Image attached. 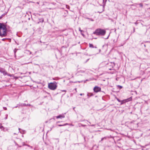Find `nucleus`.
I'll return each instance as SVG.
<instances>
[{
    "label": "nucleus",
    "instance_id": "39448f33",
    "mask_svg": "<svg viewBox=\"0 0 150 150\" xmlns=\"http://www.w3.org/2000/svg\"><path fill=\"white\" fill-rule=\"evenodd\" d=\"M0 72L2 73H3L4 75V76L6 75V71L3 68H0Z\"/></svg>",
    "mask_w": 150,
    "mask_h": 150
},
{
    "label": "nucleus",
    "instance_id": "7ed1b4c3",
    "mask_svg": "<svg viewBox=\"0 0 150 150\" xmlns=\"http://www.w3.org/2000/svg\"><path fill=\"white\" fill-rule=\"evenodd\" d=\"M57 83L55 81L50 83L48 84V87L50 90H54L56 89L57 87Z\"/></svg>",
    "mask_w": 150,
    "mask_h": 150
},
{
    "label": "nucleus",
    "instance_id": "f3484780",
    "mask_svg": "<svg viewBox=\"0 0 150 150\" xmlns=\"http://www.w3.org/2000/svg\"><path fill=\"white\" fill-rule=\"evenodd\" d=\"M106 137H104L103 138H102L101 140V141H102L104 139H106Z\"/></svg>",
    "mask_w": 150,
    "mask_h": 150
},
{
    "label": "nucleus",
    "instance_id": "6ab92c4d",
    "mask_svg": "<svg viewBox=\"0 0 150 150\" xmlns=\"http://www.w3.org/2000/svg\"><path fill=\"white\" fill-rule=\"evenodd\" d=\"M79 30L81 32V33L83 31L82 30H81V28H79Z\"/></svg>",
    "mask_w": 150,
    "mask_h": 150
},
{
    "label": "nucleus",
    "instance_id": "72a5a7b5",
    "mask_svg": "<svg viewBox=\"0 0 150 150\" xmlns=\"http://www.w3.org/2000/svg\"><path fill=\"white\" fill-rule=\"evenodd\" d=\"M3 39L2 40H4V39Z\"/></svg>",
    "mask_w": 150,
    "mask_h": 150
},
{
    "label": "nucleus",
    "instance_id": "4c0bfd02",
    "mask_svg": "<svg viewBox=\"0 0 150 150\" xmlns=\"http://www.w3.org/2000/svg\"><path fill=\"white\" fill-rule=\"evenodd\" d=\"M17 106H18V107L19 106V105H17Z\"/></svg>",
    "mask_w": 150,
    "mask_h": 150
},
{
    "label": "nucleus",
    "instance_id": "c85d7f7f",
    "mask_svg": "<svg viewBox=\"0 0 150 150\" xmlns=\"http://www.w3.org/2000/svg\"><path fill=\"white\" fill-rule=\"evenodd\" d=\"M17 107H18V106H15V107H14V108H17Z\"/></svg>",
    "mask_w": 150,
    "mask_h": 150
},
{
    "label": "nucleus",
    "instance_id": "a19ab883",
    "mask_svg": "<svg viewBox=\"0 0 150 150\" xmlns=\"http://www.w3.org/2000/svg\"><path fill=\"white\" fill-rule=\"evenodd\" d=\"M98 53L97 52V53H96V54H98Z\"/></svg>",
    "mask_w": 150,
    "mask_h": 150
},
{
    "label": "nucleus",
    "instance_id": "b1692460",
    "mask_svg": "<svg viewBox=\"0 0 150 150\" xmlns=\"http://www.w3.org/2000/svg\"><path fill=\"white\" fill-rule=\"evenodd\" d=\"M3 15H2L0 17V19H1L3 17Z\"/></svg>",
    "mask_w": 150,
    "mask_h": 150
},
{
    "label": "nucleus",
    "instance_id": "f03ea898",
    "mask_svg": "<svg viewBox=\"0 0 150 150\" xmlns=\"http://www.w3.org/2000/svg\"><path fill=\"white\" fill-rule=\"evenodd\" d=\"M106 33V31L105 30L101 28H98L93 32V34L97 35L103 36L105 35Z\"/></svg>",
    "mask_w": 150,
    "mask_h": 150
},
{
    "label": "nucleus",
    "instance_id": "dca6fc26",
    "mask_svg": "<svg viewBox=\"0 0 150 150\" xmlns=\"http://www.w3.org/2000/svg\"><path fill=\"white\" fill-rule=\"evenodd\" d=\"M139 7H141V8H142L143 7V4H142V3H140L139 4Z\"/></svg>",
    "mask_w": 150,
    "mask_h": 150
},
{
    "label": "nucleus",
    "instance_id": "79ce46f5",
    "mask_svg": "<svg viewBox=\"0 0 150 150\" xmlns=\"http://www.w3.org/2000/svg\"><path fill=\"white\" fill-rule=\"evenodd\" d=\"M31 148H32V146H30Z\"/></svg>",
    "mask_w": 150,
    "mask_h": 150
},
{
    "label": "nucleus",
    "instance_id": "f257e3e1",
    "mask_svg": "<svg viewBox=\"0 0 150 150\" xmlns=\"http://www.w3.org/2000/svg\"><path fill=\"white\" fill-rule=\"evenodd\" d=\"M7 30L6 25L3 23H0V36L2 37L6 36Z\"/></svg>",
    "mask_w": 150,
    "mask_h": 150
},
{
    "label": "nucleus",
    "instance_id": "c03bdc74",
    "mask_svg": "<svg viewBox=\"0 0 150 150\" xmlns=\"http://www.w3.org/2000/svg\"><path fill=\"white\" fill-rule=\"evenodd\" d=\"M81 35H83V34H81Z\"/></svg>",
    "mask_w": 150,
    "mask_h": 150
},
{
    "label": "nucleus",
    "instance_id": "7c9ffc66",
    "mask_svg": "<svg viewBox=\"0 0 150 150\" xmlns=\"http://www.w3.org/2000/svg\"><path fill=\"white\" fill-rule=\"evenodd\" d=\"M91 21H93V20L92 19H91Z\"/></svg>",
    "mask_w": 150,
    "mask_h": 150
},
{
    "label": "nucleus",
    "instance_id": "4468645a",
    "mask_svg": "<svg viewBox=\"0 0 150 150\" xmlns=\"http://www.w3.org/2000/svg\"><path fill=\"white\" fill-rule=\"evenodd\" d=\"M44 21V19L42 18H41L39 19V22L42 23Z\"/></svg>",
    "mask_w": 150,
    "mask_h": 150
},
{
    "label": "nucleus",
    "instance_id": "423d86ee",
    "mask_svg": "<svg viewBox=\"0 0 150 150\" xmlns=\"http://www.w3.org/2000/svg\"><path fill=\"white\" fill-rule=\"evenodd\" d=\"M65 117V116L64 115H60L56 117V118L57 119L58 118H64Z\"/></svg>",
    "mask_w": 150,
    "mask_h": 150
},
{
    "label": "nucleus",
    "instance_id": "9d476101",
    "mask_svg": "<svg viewBox=\"0 0 150 150\" xmlns=\"http://www.w3.org/2000/svg\"><path fill=\"white\" fill-rule=\"evenodd\" d=\"M69 125V124L68 123H65V124H63V125H58V126L59 127H61V126H66V125Z\"/></svg>",
    "mask_w": 150,
    "mask_h": 150
},
{
    "label": "nucleus",
    "instance_id": "a878e982",
    "mask_svg": "<svg viewBox=\"0 0 150 150\" xmlns=\"http://www.w3.org/2000/svg\"><path fill=\"white\" fill-rule=\"evenodd\" d=\"M84 94V93H81V94H80V95L81 96H82Z\"/></svg>",
    "mask_w": 150,
    "mask_h": 150
},
{
    "label": "nucleus",
    "instance_id": "c756f323",
    "mask_svg": "<svg viewBox=\"0 0 150 150\" xmlns=\"http://www.w3.org/2000/svg\"><path fill=\"white\" fill-rule=\"evenodd\" d=\"M100 52V49L99 50V52Z\"/></svg>",
    "mask_w": 150,
    "mask_h": 150
},
{
    "label": "nucleus",
    "instance_id": "412c9836",
    "mask_svg": "<svg viewBox=\"0 0 150 150\" xmlns=\"http://www.w3.org/2000/svg\"><path fill=\"white\" fill-rule=\"evenodd\" d=\"M117 101L119 102H121V100H119L118 98H117Z\"/></svg>",
    "mask_w": 150,
    "mask_h": 150
},
{
    "label": "nucleus",
    "instance_id": "f8f14e48",
    "mask_svg": "<svg viewBox=\"0 0 150 150\" xmlns=\"http://www.w3.org/2000/svg\"><path fill=\"white\" fill-rule=\"evenodd\" d=\"M0 129H2L3 131H5L4 130V127H3L1 125H0Z\"/></svg>",
    "mask_w": 150,
    "mask_h": 150
},
{
    "label": "nucleus",
    "instance_id": "9b49d317",
    "mask_svg": "<svg viewBox=\"0 0 150 150\" xmlns=\"http://www.w3.org/2000/svg\"><path fill=\"white\" fill-rule=\"evenodd\" d=\"M6 74H6V75H7L8 76H10V77H12L13 76V74H8L7 73V72H6Z\"/></svg>",
    "mask_w": 150,
    "mask_h": 150
},
{
    "label": "nucleus",
    "instance_id": "e433bc0d",
    "mask_svg": "<svg viewBox=\"0 0 150 150\" xmlns=\"http://www.w3.org/2000/svg\"><path fill=\"white\" fill-rule=\"evenodd\" d=\"M94 38L95 39H96L97 38Z\"/></svg>",
    "mask_w": 150,
    "mask_h": 150
},
{
    "label": "nucleus",
    "instance_id": "1a4fd4ad",
    "mask_svg": "<svg viewBox=\"0 0 150 150\" xmlns=\"http://www.w3.org/2000/svg\"><path fill=\"white\" fill-rule=\"evenodd\" d=\"M93 95V94L91 93H88L87 94V96L89 97H90Z\"/></svg>",
    "mask_w": 150,
    "mask_h": 150
},
{
    "label": "nucleus",
    "instance_id": "473e14b6",
    "mask_svg": "<svg viewBox=\"0 0 150 150\" xmlns=\"http://www.w3.org/2000/svg\"><path fill=\"white\" fill-rule=\"evenodd\" d=\"M53 79L54 80H56V79L55 78H53Z\"/></svg>",
    "mask_w": 150,
    "mask_h": 150
},
{
    "label": "nucleus",
    "instance_id": "5701e85b",
    "mask_svg": "<svg viewBox=\"0 0 150 150\" xmlns=\"http://www.w3.org/2000/svg\"><path fill=\"white\" fill-rule=\"evenodd\" d=\"M7 117H8V115H6V117L5 118V119H6L7 118Z\"/></svg>",
    "mask_w": 150,
    "mask_h": 150
},
{
    "label": "nucleus",
    "instance_id": "393cba45",
    "mask_svg": "<svg viewBox=\"0 0 150 150\" xmlns=\"http://www.w3.org/2000/svg\"><path fill=\"white\" fill-rule=\"evenodd\" d=\"M83 81H78L77 82H78V83H80V82H82Z\"/></svg>",
    "mask_w": 150,
    "mask_h": 150
},
{
    "label": "nucleus",
    "instance_id": "cd10ccee",
    "mask_svg": "<svg viewBox=\"0 0 150 150\" xmlns=\"http://www.w3.org/2000/svg\"><path fill=\"white\" fill-rule=\"evenodd\" d=\"M82 126H83V127H85V126H86V125H82Z\"/></svg>",
    "mask_w": 150,
    "mask_h": 150
},
{
    "label": "nucleus",
    "instance_id": "f704fd0d",
    "mask_svg": "<svg viewBox=\"0 0 150 150\" xmlns=\"http://www.w3.org/2000/svg\"><path fill=\"white\" fill-rule=\"evenodd\" d=\"M27 146L29 147L30 146V145H27Z\"/></svg>",
    "mask_w": 150,
    "mask_h": 150
},
{
    "label": "nucleus",
    "instance_id": "ddd939ff",
    "mask_svg": "<svg viewBox=\"0 0 150 150\" xmlns=\"http://www.w3.org/2000/svg\"><path fill=\"white\" fill-rule=\"evenodd\" d=\"M106 1L107 0H103V6H105L106 2Z\"/></svg>",
    "mask_w": 150,
    "mask_h": 150
},
{
    "label": "nucleus",
    "instance_id": "2eb2a0df",
    "mask_svg": "<svg viewBox=\"0 0 150 150\" xmlns=\"http://www.w3.org/2000/svg\"><path fill=\"white\" fill-rule=\"evenodd\" d=\"M126 101L125 100H122L121 101V104H122L124 103H125Z\"/></svg>",
    "mask_w": 150,
    "mask_h": 150
},
{
    "label": "nucleus",
    "instance_id": "bb28decb",
    "mask_svg": "<svg viewBox=\"0 0 150 150\" xmlns=\"http://www.w3.org/2000/svg\"><path fill=\"white\" fill-rule=\"evenodd\" d=\"M64 91V92H66V90H63V91Z\"/></svg>",
    "mask_w": 150,
    "mask_h": 150
},
{
    "label": "nucleus",
    "instance_id": "20e7f679",
    "mask_svg": "<svg viewBox=\"0 0 150 150\" xmlns=\"http://www.w3.org/2000/svg\"><path fill=\"white\" fill-rule=\"evenodd\" d=\"M94 91L96 92H98L101 91V88L98 86H96L93 88Z\"/></svg>",
    "mask_w": 150,
    "mask_h": 150
},
{
    "label": "nucleus",
    "instance_id": "6e6552de",
    "mask_svg": "<svg viewBox=\"0 0 150 150\" xmlns=\"http://www.w3.org/2000/svg\"><path fill=\"white\" fill-rule=\"evenodd\" d=\"M89 46L90 47H91V48H97L96 47H94L93 45L92 44L89 43Z\"/></svg>",
    "mask_w": 150,
    "mask_h": 150
},
{
    "label": "nucleus",
    "instance_id": "a211bd4d",
    "mask_svg": "<svg viewBox=\"0 0 150 150\" xmlns=\"http://www.w3.org/2000/svg\"><path fill=\"white\" fill-rule=\"evenodd\" d=\"M118 86L120 89H121L122 88V86H121L118 85Z\"/></svg>",
    "mask_w": 150,
    "mask_h": 150
},
{
    "label": "nucleus",
    "instance_id": "37998d69",
    "mask_svg": "<svg viewBox=\"0 0 150 150\" xmlns=\"http://www.w3.org/2000/svg\"><path fill=\"white\" fill-rule=\"evenodd\" d=\"M89 124H91V123L90 122H89Z\"/></svg>",
    "mask_w": 150,
    "mask_h": 150
},
{
    "label": "nucleus",
    "instance_id": "ea45409f",
    "mask_svg": "<svg viewBox=\"0 0 150 150\" xmlns=\"http://www.w3.org/2000/svg\"><path fill=\"white\" fill-rule=\"evenodd\" d=\"M145 46H145V45H144V46L145 47Z\"/></svg>",
    "mask_w": 150,
    "mask_h": 150
},
{
    "label": "nucleus",
    "instance_id": "2f4dec72",
    "mask_svg": "<svg viewBox=\"0 0 150 150\" xmlns=\"http://www.w3.org/2000/svg\"><path fill=\"white\" fill-rule=\"evenodd\" d=\"M19 129V131H20V130L21 129H20V128H19V129Z\"/></svg>",
    "mask_w": 150,
    "mask_h": 150
},
{
    "label": "nucleus",
    "instance_id": "aec40b11",
    "mask_svg": "<svg viewBox=\"0 0 150 150\" xmlns=\"http://www.w3.org/2000/svg\"><path fill=\"white\" fill-rule=\"evenodd\" d=\"M31 106V105L30 104H26V106Z\"/></svg>",
    "mask_w": 150,
    "mask_h": 150
},
{
    "label": "nucleus",
    "instance_id": "c9c22d12",
    "mask_svg": "<svg viewBox=\"0 0 150 150\" xmlns=\"http://www.w3.org/2000/svg\"><path fill=\"white\" fill-rule=\"evenodd\" d=\"M59 122H57V123H59Z\"/></svg>",
    "mask_w": 150,
    "mask_h": 150
},
{
    "label": "nucleus",
    "instance_id": "4be33fe9",
    "mask_svg": "<svg viewBox=\"0 0 150 150\" xmlns=\"http://www.w3.org/2000/svg\"><path fill=\"white\" fill-rule=\"evenodd\" d=\"M3 109H4V110H7L6 108L5 107H4Z\"/></svg>",
    "mask_w": 150,
    "mask_h": 150
},
{
    "label": "nucleus",
    "instance_id": "49530a36",
    "mask_svg": "<svg viewBox=\"0 0 150 150\" xmlns=\"http://www.w3.org/2000/svg\"><path fill=\"white\" fill-rule=\"evenodd\" d=\"M88 60H89V59H88V60H87V61H88Z\"/></svg>",
    "mask_w": 150,
    "mask_h": 150
},
{
    "label": "nucleus",
    "instance_id": "a18cd8bd",
    "mask_svg": "<svg viewBox=\"0 0 150 150\" xmlns=\"http://www.w3.org/2000/svg\"><path fill=\"white\" fill-rule=\"evenodd\" d=\"M93 125H92V126H93Z\"/></svg>",
    "mask_w": 150,
    "mask_h": 150
},
{
    "label": "nucleus",
    "instance_id": "0eeeda50",
    "mask_svg": "<svg viewBox=\"0 0 150 150\" xmlns=\"http://www.w3.org/2000/svg\"><path fill=\"white\" fill-rule=\"evenodd\" d=\"M18 105H19V106L23 107V106H26V104L25 103H19L18 104Z\"/></svg>",
    "mask_w": 150,
    "mask_h": 150
},
{
    "label": "nucleus",
    "instance_id": "58836bf2",
    "mask_svg": "<svg viewBox=\"0 0 150 150\" xmlns=\"http://www.w3.org/2000/svg\"><path fill=\"white\" fill-rule=\"evenodd\" d=\"M74 108H73V109H74Z\"/></svg>",
    "mask_w": 150,
    "mask_h": 150
}]
</instances>
